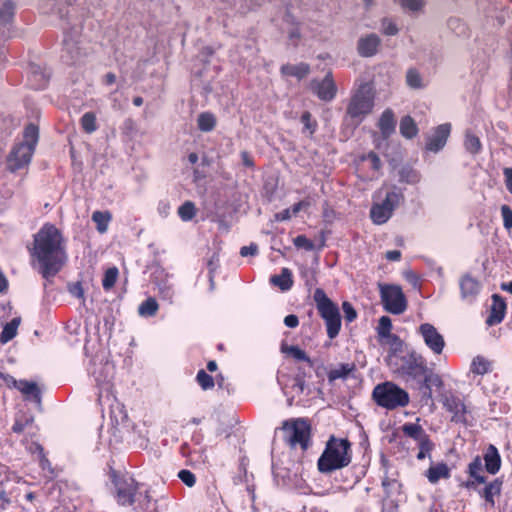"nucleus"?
<instances>
[{
  "instance_id": "1",
  "label": "nucleus",
  "mask_w": 512,
  "mask_h": 512,
  "mask_svg": "<svg viewBox=\"0 0 512 512\" xmlns=\"http://www.w3.org/2000/svg\"><path fill=\"white\" fill-rule=\"evenodd\" d=\"M60 231L53 225L45 224L34 236L33 255L40 264V274L46 280L54 277L66 261Z\"/></svg>"
},
{
  "instance_id": "2",
  "label": "nucleus",
  "mask_w": 512,
  "mask_h": 512,
  "mask_svg": "<svg viewBox=\"0 0 512 512\" xmlns=\"http://www.w3.org/2000/svg\"><path fill=\"white\" fill-rule=\"evenodd\" d=\"M395 372L406 382L416 381L424 395L431 396V386L441 385V379L427 366L426 359L416 351L396 358Z\"/></svg>"
},
{
  "instance_id": "3",
  "label": "nucleus",
  "mask_w": 512,
  "mask_h": 512,
  "mask_svg": "<svg viewBox=\"0 0 512 512\" xmlns=\"http://www.w3.org/2000/svg\"><path fill=\"white\" fill-rule=\"evenodd\" d=\"M351 461V443L347 439L331 436L317 461V468L323 474H330L347 467Z\"/></svg>"
},
{
  "instance_id": "4",
  "label": "nucleus",
  "mask_w": 512,
  "mask_h": 512,
  "mask_svg": "<svg viewBox=\"0 0 512 512\" xmlns=\"http://www.w3.org/2000/svg\"><path fill=\"white\" fill-rule=\"evenodd\" d=\"M112 478L118 504L122 506H134L135 509L141 510L148 508L150 497L147 491L144 493L138 492V484L132 477L127 475L116 476L113 474Z\"/></svg>"
},
{
  "instance_id": "5",
  "label": "nucleus",
  "mask_w": 512,
  "mask_h": 512,
  "mask_svg": "<svg viewBox=\"0 0 512 512\" xmlns=\"http://www.w3.org/2000/svg\"><path fill=\"white\" fill-rule=\"evenodd\" d=\"M375 403L387 410L405 407L409 404V394L393 382L376 385L372 392Z\"/></svg>"
},
{
  "instance_id": "6",
  "label": "nucleus",
  "mask_w": 512,
  "mask_h": 512,
  "mask_svg": "<svg viewBox=\"0 0 512 512\" xmlns=\"http://www.w3.org/2000/svg\"><path fill=\"white\" fill-rule=\"evenodd\" d=\"M313 300L320 316L325 321L328 337L334 339L341 329V315L337 305L332 302L321 288L315 290Z\"/></svg>"
},
{
  "instance_id": "7",
  "label": "nucleus",
  "mask_w": 512,
  "mask_h": 512,
  "mask_svg": "<svg viewBox=\"0 0 512 512\" xmlns=\"http://www.w3.org/2000/svg\"><path fill=\"white\" fill-rule=\"evenodd\" d=\"M374 107V93L368 83L360 85L351 97L347 107V115L360 123Z\"/></svg>"
},
{
  "instance_id": "8",
  "label": "nucleus",
  "mask_w": 512,
  "mask_h": 512,
  "mask_svg": "<svg viewBox=\"0 0 512 512\" xmlns=\"http://www.w3.org/2000/svg\"><path fill=\"white\" fill-rule=\"evenodd\" d=\"M114 372V364L103 356L96 355L91 360L88 373L94 378L99 388V400L103 397L104 393L108 394L110 392Z\"/></svg>"
},
{
  "instance_id": "9",
  "label": "nucleus",
  "mask_w": 512,
  "mask_h": 512,
  "mask_svg": "<svg viewBox=\"0 0 512 512\" xmlns=\"http://www.w3.org/2000/svg\"><path fill=\"white\" fill-rule=\"evenodd\" d=\"M403 200L404 195L402 191L393 187L386 193L385 198L381 202L372 205L370 217L373 223L377 225L386 223Z\"/></svg>"
},
{
  "instance_id": "10",
  "label": "nucleus",
  "mask_w": 512,
  "mask_h": 512,
  "mask_svg": "<svg viewBox=\"0 0 512 512\" xmlns=\"http://www.w3.org/2000/svg\"><path fill=\"white\" fill-rule=\"evenodd\" d=\"M282 430L284 440L290 447L300 446L302 450L308 448L311 427L307 420L298 418L292 421H284Z\"/></svg>"
},
{
  "instance_id": "11",
  "label": "nucleus",
  "mask_w": 512,
  "mask_h": 512,
  "mask_svg": "<svg viewBox=\"0 0 512 512\" xmlns=\"http://www.w3.org/2000/svg\"><path fill=\"white\" fill-rule=\"evenodd\" d=\"M62 29L64 31V39L63 54L61 57L67 64H74L80 57V48L78 45L81 34V25L80 23L72 24L70 19H66Z\"/></svg>"
},
{
  "instance_id": "12",
  "label": "nucleus",
  "mask_w": 512,
  "mask_h": 512,
  "mask_svg": "<svg viewBox=\"0 0 512 512\" xmlns=\"http://www.w3.org/2000/svg\"><path fill=\"white\" fill-rule=\"evenodd\" d=\"M380 295L383 307L389 313L399 315L407 308V301L400 286L380 285Z\"/></svg>"
},
{
  "instance_id": "13",
  "label": "nucleus",
  "mask_w": 512,
  "mask_h": 512,
  "mask_svg": "<svg viewBox=\"0 0 512 512\" xmlns=\"http://www.w3.org/2000/svg\"><path fill=\"white\" fill-rule=\"evenodd\" d=\"M418 334L433 355L439 356L443 353L446 346L445 339L434 325L430 323L421 324L418 327Z\"/></svg>"
},
{
  "instance_id": "14",
  "label": "nucleus",
  "mask_w": 512,
  "mask_h": 512,
  "mask_svg": "<svg viewBox=\"0 0 512 512\" xmlns=\"http://www.w3.org/2000/svg\"><path fill=\"white\" fill-rule=\"evenodd\" d=\"M34 150L35 149L30 145L24 143L15 145L8 157L9 168L12 171H15L28 165L31 161Z\"/></svg>"
},
{
  "instance_id": "15",
  "label": "nucleus",
  "mask_w": 512,
  "mask_h": 512,
  "mask_svg": "<svg viewBox=\"0 0 512 512\" xmlns=\"http://www.w3.org/2000/svg\"><path fill=\"white\" fill-rule=\"evenodd\" d=\"M444 406L450 413H452L453 422L461 423L464 425L471 424L470 412L460 398L453 395L446 397Z\"/></svg>"
},
{
  "instance_id": "16",
  "label": "nucleus",
  "mask_w": 512,
  "mask_h": 512,
  "mask_svg": "<svg viewBox=\"0 0 512 512\" xmlns=\"http://www.w3.org/2000/svg\"><path fill=\"white\" fill-rule=\"evenodd\" d=\"M311 90L322 101H331L336 96V85L332 74L329 72L322 80H313Z\"/></svg>"
},
{
  "instance_id": "17",
  "label": "nucleus",
  "mask_w": 512,
  "mask_h": 512,
  "mask_svg": "<svg viewBox=\"0 0 512 512\" xmlns=\"http://www.w3.org/2000/svg\"><path fill=\"white\" fill-rule=\"evenodd\" d=\"M450 133V123H443L438 125L433 130L432 134L428 137L426 149L434 153L439 152L446 145Z\"/></svg>"
},
{
  "instance_id": "18",
  "label": "nucleus",
  "mask_w": 512,
  "mask_h": 512,
  "mask_svg": "<svg viewBox=\"0 0 512 512\" xmlns=\"http://www.w3.org/2000/svg\"><path fill=\"white\" fill-rule=\"evenodd\" d=\"M380 46L381 39L377 34H366L358 39L357 52L361 57H373L378 53Z\"/></svg>"
},
{
  "instance_id": "19",
  "label": "nucleus",
  "mask_w": 512,
  "mask_h": 512,
  "mask_svg": "<svg viewBox=\"0 0 512 512\" xmlns=\"http://www.w3.org/2000/svg\"><path fill=\"white\" fill-rule=\"evenodd\" d=\"M506 302L498 295H492V304L490 306L489 315L486 318V324L488 326H494L501 323L506 313Z\"/></svg>"
},
{
  "instance_id": "20",
  "label": "nucleus",
  "mask_w": 512,
  "mask_h": 512,
  "mask_svg": "<svg viewBox=\"0 0 512 512\" xmlns=\"http://www.w3.org/2000/svg\"><path fill=\"white\" fill-rule=\"evenodd\" d=\"M460 292L462 300L471 303L475 300L480 292V283L471 275L466 274L459 280Z\"/></svg>"
},
{
  "instance_id": "21",
  "label": "nucleus",
  "mask_w": 512,
  "mask_h": 512,
  "mask_svg": "<svg viewBox=\"0 0 512 512\" xmlns=\"http://www.w3.org/2000/svg\"><path fill=\"white\" fill-rule=\"evenodd\" d=\"M485 469L489 474L495 475L501 468V456L493 444H489L483 453Z\"/></svg>"
},
{
  "instance_id": "22",
  "label": "nucleus",
  "mask_w": 512,
  "mask_h": 512,
  "mask_svg": "<svg viewBox=\"0 0 512 512\" xmlns=\"http://www.w3.org/2000/svg\"><path fill=\"white\" fill-rule=\"evenodd\" d=\"M14 386L17 388L26 398L32 399L38 404L41 403V393L35 382L27 380L14 381Z\"/></svg>"
},
{
  "instance_id": "23",
  "label": "nucleus",
  "mask_w": 512,
  "mask_h": 512,
  "mask_svg": "<svg viewBox=\"0 0 512 512\" xmlns=\"http://www.w3.org/2000/svg\"><path fill=\"white\" fill-rule=\"evenodd\" d=\"M356 370L354 363H341L337 367L332 368L328 372V381L333 383L338 379L346 380L351 373Z\"/></svg>"
},
{
  "instance_id": "24",
  "label": "nucleus",
  "mask_w": 512,
  "mask_h": 512,
  "mask_svg": "<svg viewBox=\"0 0 512 512\" xmlns=\"http://www.w3.org/2000/svg\"><path fill=\"white\" fill-rule=\"evenodd\" d=\"M270 283L280 288L281 291H288L293 286L292 272L289 268H282L281 273L273 275Z\"/></svg>"
},
{
  "instance_id": "25",
  "label": "nucleus",
  "mask_w": 512,
  "mask_h": 512,
  "mask_svg": "<svg viewBox=\"0 0 512 512\" xmlns=\"http://www.w3.org/2000/svg\"><path fill=\"white\" fill-rule=\"evenodd\" d=\"M428 481L436 484L440 479H448L450 477V470L444 462H440L435 466H431L425 473Z\"/></svg>"
},
{
  "instance_id": "26",
  "label": "nucleus",
  "mask_w": 512,
  "mask_h": 512,
  "mask_svg": "<svg viewBox=\"0 0 512 512\" xmlns=\"http://www.w3.org/2000/svg\"><path fill=\"white\" fill-rule=\"evenodd\" d=\"M396 126V121L394 117V113L391 109H386L378 122V127L381 133L384 136H389L392 132H394Z\"/></svg>"
},
{
  "instance_id": "27",
  "label": "nucleus",
  "mask_w": 512,
  "mask_h": 512,
  "mask_svg": "<svg viewBox=\"0 0 512 512\" xmlns=\"http://www.w3.org/2000/svg\"><path fill=\"white\" fill-rule=\"evenodd\" d=\"M310 71V67L306 63H299L296 65L286 64L281 67V73L286 76L297 77L302 79Z\"/></svg>"
},
{
  "instance_id": "28",
  "label": "nucleus",
  "mask_w": 512,
  "mask_h": 512,
  "mask_svg": "<svg viewBox=\"0 0 512 512\" xmlns=\"http://www.w3.org/2000/svg\"><path fill=\"white\" fill-rule=\"evenodd\" d=\"M402 431L406 436L414 439L417 442H421V441L429 438V436L427 435L425 430L422 428V426H420L418 424L405 423L402 426Z\"/></svg>"
},
{
  "instance_id": "29",
  "label": "nucleus",
  "mask_w": 512,
  "mask_h": 512,
  "mask_svg": "<svg viewBox=\"0 0 512 512\" xmlns=\"http://www.w3.org/2000/svg\"><path fill=\"white\" fill-rule=\"evenodd\" d=\"M399 130L401 135L407 139H412L418 133L417 125L410 116H405L401 119Z\"/></svg>"
},
{
  "instance_id": "30",
  "label": "nucleus",
  "mask_w": 512,
  "mask_h": 512,
  "mask_svg": "<svg viewBox=\"0 0 512 512\" xmlns=\"http://www.w3.org/2000/svg\"><path fill=\"white\" fill-rule=\"evenodd\" d=\"M464 148L471 155H477L482 150V144L478 136L471 131H466L464 138Z\"/></svg>"
},
{
  "instance_id": "31",
  "label": "nucleus",
  "mask_w": 512,
  "mask_h": 512,
  "mask_svg": "<svg viewBox=\"0 0 512 512\" xmlns=\"http://www.w3.org/2000/svg\"><path fill=\"white\" fill-rule=\"evenodd\" d=\"M111 214L108 211H94L92 220L96 224V229L99 233L103 234L108 230L109 222L111 221Z\"/></svg>"
},
{
  "instance_id": "32",
  "label": "nucleus",
  "mask_w": 512,
  "mask_h": 512,
  "mask_svg": "<svg viewBox=\"0 0 512 512\" xmlns=\"http://www.w3.org/2000/svg\"><path fill=\"white\" fill-rule=\"evenodd\" d=\"M157 287L159 297L162 300L172 303L175 295L174 284L166 278L165 280L157 282Z\"/></svg>"
},
{
  "instance_id": "33",
  "label": "nucleus",
  "mask_w": 512,
  "mask_h": 512,
  "mask_svg": "<svg viewBox=\"0 0 512 512\" xmlns=\"http://www.w3.org/2000/svg\"><path fill=\"white\" fill-rule=\"evenodd\" d=\"M482 471V459L480 456H476L468 465L469 475L475 480L477 483H485L486 477L481 474Z\"/></svg>"
},
{
  "instance_id": "34",
  "label": "nucleus",
  "mask_w": 512,
  "mask_h": 512,
  "mask_svg": "<svg viewBox=\"0 0 512 512\" xmlns=\"http://www.w3.org/2000/svg\"><path fill=\"white\" fill-rule=\"evenodd\" d=\"M20 320L17 318L12 319L10 322L6 323L3 327V330L0 334V342L5 344L12 340L17 334V328L19 326Z\"/></svg>"
},
{
  "instance_id": "35",
  "label": "nucleus",
  "mask_w": 512,
  "mask_h": 512,
  "mask_svg": "<svg viewBox=\"0 0 512 512\" xmlns=\"http://www.w3.org/2000/svg\"><path fill=\"white\" fill-rule=\"evenodd\" d=\"M197 125L199 130L203 132H210L216 126V118L210 112H203L197 118Z\"/></svg>"
},
{
  "instance_id": "36",
  "label": "nucleus",
  "mask_w": 512,
  "mask_h": 512,
  "mask_svg": "<svg viewBox=\"0 0 512 512\" xmlns=\"http://www.w3.org/2000/svg\"><path fill=\"white\" fill-rule=\"evenodd\" d=\"M502 484L503 481L500 478H496L485 487L484 498L488 503L494 504V496L500 495Z\"/></svg>"
},
{
  "instance_id": "37",
  "label": "nucleus",
  "mask_w": 512,
  "mask_h": 512,
  "mask_svg": "<svg viewBox=\"0 0 512 512\" xmlns=\"http://www.w3.org/2000/svg\"><path fill=\"white\" fill-rule=\"evenodd\" d=\"M159 305L155 298L149 297L143 301L138 307V313L143 317H152L158 311Z\"/></svg>"
},
{
  "instance_id": "38",
  "label": "nucleus",
  "mask_w": 512,
  "mask_h": 512,
  "mask_svg": "<svg viewBox=\"0 0 512 512\" xmlns=\"http://www.w3.org/2000/svg\"><path fill=\"white\" fill-rule=\"evenodd\" d=\"M491 370V363L486 358L482 356H476L470 367V371L477 375H484L490 372Z\"/></svg>"
},
{
  "instance_id": "39",
  "label": "nucleus",
  "mask_w": 512,
  "mask_h": 512,
  "mask_svg": "<svg viewBox=\"0 0 512 512\" xmlns=\"http://www.w3.org/2000/svg\"><path fill=\"white\" fill-rule=\"evenodd\" d=\"M178 215L181 218V220L185 222L192 220L193 217L196 215L195 204L191 201L184 202L178 208Z\"/></svg>"
},
{
  "instance_id": "40",
  "label": "nucleus",
  "mask_w": 512,
  "mask_h": 512,
  "mask_svg": "<svg viewBox=\"0 0 512 512\" xmlns=\"http://www.w3.org/2000/svg\"><path fill=\"white\" fill-rule=\"evenodd\" d=\"M80 122L82 129L88 134H91L97 130L96 116L93 112H86L83 114Z\"/></svg>"
},
{
  "instance_id": "41",
  "label": "nucleus",
  "mask_w": 512,
  "mask_h": 512,
  "mask_svg": "<svg viewBox=\"0 0 512 512\" xmlns=\"http://www.w3.org/2000/svg\"><path fill=\"white\" fill-rule=\"evenodd\" d=\"M406 82L410 88L422 89L424 87L422 77L416 69H409L406 73Z\"/></svg>"
},
{
  "instance_id": "42",
  "label": "nucleus",
  "mask_w": 512,
  "mask_h": 512,
  "mask_svg": "<svg viewBox=\"0 0 512 512\" xmlns=\"http://www.w3.org/2000/svg\"><path fill=\"white\" fill-rule=\"evenodd\" d=\"M38 142V127L34 124H29L24 130V141L22 143L30 145L35 149Z\"/></svg>"
},
{
  "instance_id": "43",
  "label": "nucleus",
  "mask_w": 512,
  "mask_h": 512,
  "mask_svg": "<svg viewBox=\"0 0 512 512\" xmlns=\"http://www.w3.org/2000/svg\"><path fill=\"white\" fill-rule=\"evenodd\" d=\"M392 321L388 316H382L379 319L377 333L380 338H388L391 336Z\"/></svg>"
},
{
  "instance_id": "44",
  "label": "nucleus",
  "mask_w": 512,
  "mask_h": 512,
  "mask_svg": "<svg viewBox=\"0 0 512 512\" xmlns=\"http://www.w3.org/2000/svg\"><path fill=\"white\" fill-rule=\"evenodd\" d=\"M282 351L289 353L296 360L304 361V362L308 363L309 366L313 365V362L310 359V357L306 354V352L304 350L300 349L298 346L292 345V346L286 347V349H284L282 347Z\"/></svg>"
},
{
  "instance_id": "45",
  "label": "nucleus",
  "mask_w": 512,
  "mask_h": 512,
  "mask_svg": "<svg viewBox=\"0 0 512 512\" xmlns=\"http://www.w3.org/2000/svg\"><path fill=\"white\" fill-rule=\"evenodd\" d=\"M32 423L33 417L26 415L17 416L12 426V431L14 433L20 434L26 429V427L32 425Z\"/></svg>"
},
{
  "instance_id": "46",
  "label": "nucleus",
  "mask_w": 512,
  "mask_h": 512,
  "mask_svg": "<svg viewBox=\"0 0 512 512\" xmlns=\"http://www.w3.org/2000/svg\"><path fill=\"white\" fill-rule=\"evenodd\" d=\"M118 277V269L116 267H112L106 270L104 277L102 279V286L105 290L111 289L117 280Z\"/></svg>"
},
{
  "instance_id": "47",
  "label": "nucleus",
  "mask_w": 512,
  "mask_h": 512,
  "mask_svg": "<svg viewBox=\"0 0 512 512\" xmlns=\"http://www.w3.org/2000/svg\"><path fill=\"white\" fill-rule=\"evenodd\" d=\"M301 123L304 126V130L309 132V135H313L317 130V122L312 119V114L309 111H305L300 118Z\"/></svg>"
},
{
  "instance_id": "48",
  "label": "nucleus",
  "mask_w": 512,
  "mask_h": 512,
  "mask_svg": "<svg viewBox=\"0 0 512 512\" xmlns=\"http://www.w3.org/2000/svg\"><path fill=\"white\" fill-rule=\"evenodd\" d=\"M14 15V5L11 1H6L0 8V24L8 23Z\"/></svg>"
},
{
  "instance_id": "49",
  "label": "nucleus",
  "mask_w": 512,
  "mask_h": 512,
  "mask_svg": "<svg viewBox=\"0 0 512 512\" xmlns=\"http://www.w3.org/2000/svg\"><path fill=\"white\" fill-rule=\"evenodd\" d=\"M196 380L203 390H209L214 387V379L203 369L198 371Z\"/></svg>"
},
{
  "instance_id": "50",
  "label": "nucleus",
  "mask_w": 512,
  "mask_h": 512,
  "mask_svg": "<svg viewBox=\"0 0 512 512\" xmlns=\"http://www.w3.org/2000/svg\"><path fill=\"white\" fill-rule=\"evenodd\" d=\"M501 216L503 220V226L506 230L512 229V209L510 206L504 204L500 208Z\"/></svg>"
},
{
  "instance_id": "51",
  "label": "nucleus",
  "mask_w": 512,
  "mask_h": 512,
  "mask_svg": "<svg viewBox=\"0 0 512 512\" xmlns=\"http://www.w3.org/2000/svg\"><path fill=\"white\" fill-rule=\"evenodd\" d=\"M419 446V452L417 454V459L423 460L430 454V451L433 448V443L431 442L430 438L425 439L421 442H418Z\"/></svg>"
},
{
  "instance_id": "52",
  "label": "nucleus",
  "mask_w": 512,
  "mask_h": 512,
  "mask_svg": "<svg viewBox=\"0 0 512 512\" xmlns=\"http://www.w3.org/2000/svg\"><path fill=\"white\" fill-rule=\"evenodd\" d=\"M178 478L188 487H193L196 483V476L190 470L182 469L178 472Z\"/></svg>"
},
{
  "instance_id": "53",
  "label": "nucleus",
  "mask_w": 512,
  "mask_h": 512,
  "mask_svg": "<svg viewBox=\"0 0 512 512\" xmlns=\"http://www.w3.org/2000/svg\"><path fill=\"white\" fill-rule=\"evenodd\" d=\"M293 243L297 248H303L306 251H312L314 249L313 242L305 235H298L294 238Z\"/></svg>"
},
{
  "instance_id": "54",
  "label": "nucleus",
  "mask_w": 512,
  "mask_h": 512,
  "mask_svg": "<svg viewBox=\"0 0 512 512\" xmlns=\"http://www.w3.org/2000/svg\"><path fill=\"white\" fill-rule=\"evenodd\" d=\"M382 32L387 36H394L398 34L399 29L397 25L390 19L384 18L382 20Z\"/></svg>"
},
{
  "instance_id": "55",
  "label": "nucleus",
  "mask_w": 512,
  "mask_h": 512,
  "mask_svg": "<svg viewBox=\"0 0 512 512\" xmlns=\"http://www.w3.org/2000/svg\"><path fill=\"white\" fill-rule=\"evenodd\" d=\"M381 464L384 469V476L382 478V487L384 489H388L391 486V484L395 481V479L390 478L388 475L389 462L384 456L381 457Z\"/></svg>"
},
{
  "instance_id": "56",
  "label": "nucleus",
  "mask_w": 512,
  "mask_h": 512,
  "mask_svg": "<svg viewBox=\"0 0 512 512\" xmlns=\"http://www.w3.org/2000/svg\"><path fill=\"white\" fill-rule=\"evenodd\" d=\"M342 309L347 322H353L357 318V312L350 302H343Z\"/></svg>"
},
{
  "instance_id": "57",
  "label": "nucleus",
  "mask_w": 512,
  "mask_h": 512,
  "mask_svg": "<svg viewBox=\"0 0 512 512\" xmlns=\"http://www.w3.org/2000/svg\"><path fill=\"white\" fill-rule=\"evenodd\" d=\"M218 256L216 254H213L212 257L208 260L207 266L209 269V282L211 289L214 287V272L218 266Z\"/></svg>"
},
{
  "instance_id": "58",
  "label": "nucleus",
  "mask_w": 512,
  "mask_h": 512,
  "mask_svg": "<svg viewBox=\"0 0 512 512\" xmlns=\"http://www.w3.org/2000/svg\"><path fill=\"white\" fill-rule=\"evenodd\" d=\"M400 177L402 181L409 184L416 183L419 180L417 173L412 169H403L400 173Z\"/></svg>"
},
{
  "instance_id": "59",
  "label": "nucleus",
  "mask_w": 512,
  "mask_h": 512,
  "mask_svg": "<svg viewBox=\"0 0 512 512\" xmlns=\"http://www.w3.org/2000/svg\"><path fill=\"white\" fill-rule=\"evenodd\" d=\"M403 8L410 11H418L424 5V0H400Z\"/></svg>"
},
{
  "instance_id": "60",
  "label": "nucleus",
  "mask_w": 512,
  "mask_h": 512,
  "mask_svg": "<svg viewBox=\"0 0 512 512\" xmlns=\"http://www.w3.org/2000/svg\"><path fill=\"white\" fill-rule=\"evenodd\" d=\"M33 77L36 79V80H39L38 83H31V85L35 88V89H43L47 82H48V78L42 73V72H38L36 68H33Z\"/></svg>"
},
{
  "instance_id": "61",
  "label": "nucleus",
  "mask_w": 512,
  "mask_h": 512,
  "mask_svg": "<svg viewBox=\"0 0 512 512\" xmlns=\"http://www.w3.org/2000/svg\"><path fill=\"white\" fill-rule=\"evenodd\" d=\"M258 253V246L255 243H251L248 246H243L240 249V255L242 257L255 256Z\"/></svg>"
},
{
  "instance_id": "62",
  "label": "nucleus",
  "mask_w": 512,
  "mask_h": 512,
  "mask_svg": "<svg viewBox=\"0 0 512 512\" xmlns=\"http://www.w3.org/2000/svg\"><path fill=\"white\" fill-rule=\"evenodd\" d=\"M69 292L76 298H83L84 291L80 282L74 283L69 287Z\"/></svg>"
},
{
  "instance_id": "63",
  "label": "nucleus",
  "mask_w": 512,
  "mask_h": 512,
  "mask_svg": "<svg viewBox=\"0 0 512 512\" xmlns=\"http://www.w3.org/2000/svg\"><path fill=\"white\" fill-rule=\"evenodd\" d=\"M503 174L505 177V185L507 190L512 195V167L504 168Z\"/></svg>"
},
{
  "instance_id": "64",
  "label": "nucleus",
  "mask_w": 512,
  "mask_h": 512,
  "mask_svg": "<svg viewBox=\"0 0 512 512\" xmlns=\"http://www.w3.org/2000/svg\"><path fill=\"white\" fill-rule=\"evenodd\" d=\"M284 324L289 328H296L299 325L298 316L295 314H289L284 318Z\"/></svg>"
}]
</instances>
